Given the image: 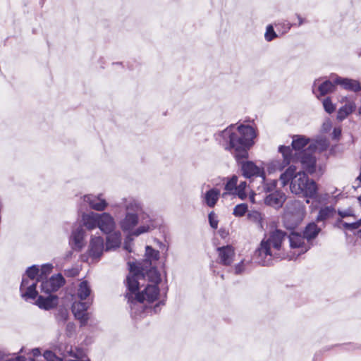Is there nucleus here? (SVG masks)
<instances>
[{
    "label": "nucleus",
    "mask_w": 361,
    "mask_h": 361,
    "mask_svg": "<svg viewBox=\"0 0 361 361\" xmlns=\"http://www.w3.org/2000/svg\"><path fill=\"white\" fill-rule=\"evenodd\" d=\"M145 278L148 280L149 283L143 290L136 293L134 298H133V294L135 293L137 290L132 292L128 289L130 293L127 294L128 302H130V314L134 318L142 317L145 310L152 311V308L148 307L145 302L152 303L157 300L160 295L158 284L161 281V277L157 269H150L145 274L144 277L138 279V283H140V280H145Z\"/></svg>",
    "instance_id": "nucleus-2"
},
{
    "label": "nucleus",
    "mask_w": 361,
    "mask_h": 361,
    "mask_svg": "<svg viewBox=\"0 0 361 361\" xmlns=\"http://www.w3.org/2000/svg\"><path fill=\"white\" fill-rule=\"evenodd\" d=\"M116 227V222L114 217L107 212L99 214L98 228L104 233H109L114 231Z\"/></svg>",
    "instance_id": "nucleus-18"
},
{
    "label": "nucleus",
    "mask_w": 361,
    "mask_h": 361,
    "mask_svg": "<svg viewBox=\"0 0 361 361\" xmlns=\"http://www.w3.org/2000/svg\"><path fill=\"white\" fill-rule=\"evenodd\" d=\"M256 137L255 129L245 125L236 128L231 125L216 135V139L227 150L233 151L237 161L240 164L243 176L246 178L260 177L265 181L264 168L257 166L253 161H243L248 156L247 150L254 144Z\"/></svg>",
    "instance_id": "nucleus-1"
},
{
    "label": "nucleus",
    "mask_w": 361,
    "mask_h": 361,
    "mask_svg": "<svg viewBox=\"0 0 361 361\" xmlns=\"http://www.w3.org/2000/svg\"><path fill=\"white\" fill-rule=\"evenodd\" d=\"M58 304V298L56 295H50L47 297L39 296L36 305L41 309L50 310L55 307Z\"/></svg>",
    "instance_id": "nucleus-26"
},
{
    "label": "nucleus",
    "mask_w": 361,
    "mask_h": 361,
    "mask_svg": "<svg viewBox=\"0 0 361 361\" xmlns=\"http://www.w3.org/2000/svg\"><path fill=\"white\" fill-rule=\"evenodd\" d=\"M52 265L51 264H46L42 266L41 269H39V277L42 279L43 275H47L51 271Z\"/></svg>",
    "instance_id": "nucleus-46"
},
{
    "label": "nucleus",
    "mask_w": 361,
    "mask_h": 361,
    "mask_svg": "<svg viewBox=\"0 0 361 361\" xmlns=\"http://www.w3.org/2000/svg\"><path fill=\"white\" fill-rule=\"evenodd\" d=\"M309 197L314 199V201L318 203H324L328 200L329 196L327 193L317 194V191L314 196Z\"/></svg>",
    "instance_id": "nucleus-42"
},
{
    "label": "nucleus",
    "mask_w": 361,
    "mask_h": 361,
    "mask_svg": "<svg viewBox=\"0 0 361 361\" xmlns=\"http://www.w3.org/2000/svg\"><path fill=\"white\" fill-rule=\"evenodd\" d=\"M140 222V214L133 212H126L125 217L121 220L119 225L124 232H133L135 227Z\"/></svg>",
    "instance_id": "nucleus-16"
},
{
    "label": "nucleus",
    "mask_w": 361,
    "mask_h": 361,
    "mask_svg": "<svg viewBox=\"0 0 361 361\" xmlns=\"http://www.w3.org/2000/svg\"><path fill=\"white\" fill-rule=\"evenodd\" d=\"M335 75L331 76V80L322 81V78L316 79L312 85V92L319 99L335 90L336 84L334 82Z\"/></svg>",
    "instance_id": "nucleus-11"
},
{
    "label": "nucleus",
    "mask_w": 361,
    "mask_h": 361,
    "mask_svg": "<svg viewBox=\"0 0 361 361\" xmlns=\"http://www.w3.org/2000/svg\"><path fill=\"white\" fill-rule=\"evenodd\" d=\"M91 288L90 285L88 284L87 281H83L80 283L78 290H77V298L80 299V300H87L90 301L89 297L91 294Z\"/></svg>",
    "instance_id": "nucleus-27"
},
{
    "label": "nucleus",
    "mask_w": 361,
    "mask_h": 361,
    "mask_svg": "<svg viewBox=\"0 0 361 361\" xmlns=\"http://www.w3.org/2000/svg\"><path fill=\"white\" fill-rule=\"evenodd\" d=\"M90 305L91 301L89 300L85 302L82 300L75 301L72 305V312L75 317L80 321L81 326H85L87 323L89 317L87 310Z\"/></svg>",
    "instance_id": "nucleus-12"
},
{
    "label": "nucleus",
    "mask_w": 361,
    "mask_h": 361,
    "mask_svg": "<svg viewBox=\"0 0 361 361\" xmlns=\"http://www.w3.org/2000/svg\"><path fill=\"white\" fill-rule=\"evenodd\" d=\"M290 247L292 249L297 250L294 255L297 257L306 252L312 245V243H310L304 235L300 233L293 232L288 235Z\"/></svg>",
    "instance_id": "nucleus-10"
},
{
    "label": "nucleus",
    "mask_w": 361,
    "mask_h": 361,
    "mask_svg": "<svg viewBox=\"0 0 361 361\" xmlns=\"http://www.w3.org/2000/svg\"><path fill=\"white\" fill-rule=\"evenodd\" d=\"M286 199V195L283 192L276 190L268 195L264 199V202L267 205L279 209L283 206Z\"/></svg>",
    "instance_id": "nucleus-22"
},
{
    "label": "nucleus",
    "mask_w": 361,
    "mask_h": 361,
    "mask_svg": "<svg viewBox=\"0 0 361 361\" xmlns=\"http://www.w3.org/2000/svg\"><path fill=\"white\" fill-rule=\"evenodd\" d=\"M356 106L353 102H347L343 106L341 107L337 113V119L338 121L344 120L350 114L355 110Z\"/></svg>",
    "instance_id": "nucleus-30"
},
{
    "label": "nucleus",
    "mask_w": 361,
    "mask_h": 361,
    "mask_svg": "<svg viewBox=\"0 0 361 361\" xmlns=\"http://www.w3.org/2000/svg\"><path fill=\"white\" fill-rule=\"evenodd\" d=\"M250 200L252 202H255L254 195L250 196Z\"/></svg>",
    "instance_id": "nucleus-60"
},
{
    "label": "nucleus",
    "mask_w": 361,
    "mask_h": 361,
    "mask_svg": "<svg viewBox=\"0 0 361 361\" xmlns=\"http://www.w3.org/2000/svg\"><path fill=\"white\" fill-rule=\"evenodd\" d=\"M338 222L342 225L343 228L348 231H355L358 229L361 226V219L352 223L344 222L341 220L338 221Z\"/></svg>",
    "instance_id": "nucleus-36"
},
{
    "label": "nucleus",
    "mask_w": 361,
    "mask_h": 361,
    "mask_svg": "<svg viewBox=\"0 0 361 361\" xmlns=\"http://www.w3.org/2000/svg\"><path fill=\"white\" fill-rule=\"evenodd\" d=\"M247 219L251 221L257 222L261 219V214L259 212L252 211L248 213Z\"/></svg>",
    "instance_id": "nucleus-45"
},
{
    "label": "nucleus",
    "mask_w": 361,
    "mask_h": 361,
    "mask_svg": "<svg viewBox=\"0 0 361 361\" xmlns=\"http://www.w3.org/2000/svg\"><path fill=\"white\" fill-rule=\"evenodd\" d=\"M219 233L222 237H225L228 234L225 231L221 230L219 231Z\"/></svg>",
    "instance_id": "nucleus-58"
},
{
    "label": "nucleus",
    "mask_w": 361,
    "mask_h": 361,
    "mask_svg": "<svg viewBox=\"0 0 361 361\" xmlns=\"http://www.w3.org/2000/svg\"><path fill=\"white\" fill-rule=\"evenodd\" d=\"M132 236H135L134 235H133V232L129 233V235L126 237L125 242H124L123 248L129 252H132V245H131V242L133 240Z\"/></svg>",
    "instance_id": "nucleus-44"
},
{
    "label": "nucleus",
    "mask_w": 361,
    "mask_h": 361,
    "mask_svg": "<svg viewBox=\"0 0 361 361\" xmlns=\"http://www.w3.org/2000/svg\"><path fill=\"white\" fill-rule=\"evenodd\" d=\"M209 221L211 227L216 229L218 226V220L214 212H212L209 214Z\"/></svg>",
    "instance_id": "nucleus-47"
},
{
    "label": "nucleus",
    "mask_w": 361,
    "mask_h": 361,
    "mask_svg": "<svg viewBox=\"0 0 361 361\" xmlns=\"http://www.w3.org/2000/svg\"><path fill=\"white\" fill-rule=\"evenodd\" d=\"M216 250L220 264L224 266H229L233 262L235 252L232 245L219 247Z\"/></svg>",
    "instance_id": "nucleus-17"
},
{
    "label": "nucleus",
    "mask_w": 361,
    "mask_h": 361,
    "mask_svg": "<svg viewBox=\"0 0 361 361\" xmlns=\"http://www.w3.org/2000/svg\"><path fill=\"white\" fill-rule=\"evenodd\" d=\"M263 183V190L265 192H270L274 191L277 185V180H267L265 179L264 182H262Z\"/></svg>",
    "instance_id": "nucleus-37"
},
{
    "label": "nucleus",
    "mask_w": 361,
    "mask_h": 361,
    "mask_svg": "<svg viewBox=\"0 0 361 361\" xmlns=\"http://www.w3.org/2000/svg\"><path fill=\"white\" fill-rule=\"evenodd\" d=\"M320 231L321 228L315 223L312 222L306 226L303 235L310 243H312V240L318 235Z\"/></svg>",
    "instance_id": "nucleus-28"
},
{
    "label": "nucleus",
    "mask_w": 361,
    "mask_h": 361,
    "mask_svg": "<svg viewBox=\"0 0 361 361\" xmlns=\"http://www.w3.org/2000/svg\"><path fill=\"white\" fill-rule=\"evenodd\" d=\"M99 213L93 212L84 213L82 215V226L88 230H93L98 228Z\"/></svg>",
    "instance_id": "nucleus-24"
},
{
    "label": "nucleus",
    "mask_w": 361,
    "mask_h": 361,
    "mask_svg": "<svg viewBox=\"0 0 361 361\" xmlns=\"http://www.w3.org/2000/svg\"><path fill=\"white\" fill-rule=\"evenodd\" d=\"M336 212L335 209L332 207H324L320 209L317 216V221H323L330 218Z\"/></svg>",
    "instance_id": "nucleus-32"
},
{
    "label": "nucleus",
    "mask_w": 361,
    "mask_h": 361,
    "mask_svg": "<svg viewBox=\"0 0 361 361\" xmlns=\"http://www.w3.org/2000/svg\"><path fill=\"white\" fill-rule=\"evenodd\" d=\"M75 331V326L72 322H68L66 326V334L68 337H71Z\"/></svg>",
    "instance_id": "nucleus-48"
},
{
    "label": "nucleus",
    "mask_w": 361,
    "mask_h": 361,
    "mask_svg": "<svg viewBox=\"0 0 361 361\" xmlns=\"http://www.w3.org/2000/svg\"><path fill=\"white\" fill-rule=\"evenodd\" d=\"M72 254H73V253H72V252H71V251L68 252V253L66 254V258H70V257H71Z\"/></svg>",
    "instance_id": "nucleus-59"
},
{
    "label": "nucleus",
    "mask_w": 361,
    "mask_h": 361,
    "mask_svg": "<svg viewBox=\"0 0 361 361\" xmlns=\"http://www.w3.org/2000/svg\"><path fill=\"white\" fill-rule=\"evenodd\" d=\"M310 142V140L304 135H296L293 137L292 140V156H298L300 157L301 149L305 147ZM305 150H304L305 152Z\"/></svg>",
    "instance_id": "nucleus-23"
},
{
    "label": "nucleus",
    "mask_w": 361,
    "mask_h": 361,
    "mask_svg": "<svg viewBox=\"0 0 361 361\" xmlns=\"http://www.w3.org/2000/svg\"><path fill=\"white\" fill-rule=\"evenodd\" d=\"M106 234V250H111L119 247L121 243V232L114 231Z\"/></svg>",
    "instance_id": "nucleus-25"
},
{
    "label": "nucleus",
    "mask_w": 361,
    "mask_h": 361,
    "mask_svg": "<svg viewBox=\"0 0 361 361\" xmlns=\"http://www.w3.org/2000/svg\"><path fill=\"white\" fill-rule=\"evenodd\" d=\"M123 206L126 212H133L140 214V225L133 232V235L139 236L143 233H148L156 228L155 220L149 214L142 212L141 203L133 197H128L123 200Z\"/></svg>",
    "instance_id": "nucleus-6"
},
{
    "label": "nucleus",
    "mask_w": 361,
    "mask_h": 361,
    "mask_svg": "<svg viewBox=\"0 0 361 361\" xmlns=\"http://www.w3.org/2000/svg\"><path fill=\"white\" fill-rule=\"evenodd\" d=\"M332 127V123L330 119H326L322 126V131L323 133H328Z\"/></svg>",
    "instance_id": "nucleus-49"
},
{
    "label": "nucleus",
    "mask_w": 361,
    "mask_h": 361,
    "mask_svg": "<svg viewBox=\"0 0 361 361\" xmlns=\"http://www.w3.org/2000/svg\"><path fill=\"white\" fill-rule=\"evenodd\" d=\"M358 111H359L360 114H361V109H360L358 110Z\"/></svg>",
    "instance_id": "nucleus-64"
},
{
    "label": "nucleus",
    "mask_w": 361,
    "mask_h": 361,
    "mask_svg": "<svg viewBox=\"0 0 361 361\" xmlns=\"http://www.w3.org/2000/svg\"><path fill=\"white\" fill-rule=\"evenodd\" d=\"M334 82L348 91L355 92L361 89V85L358 80L342 78L337 75H335Z\"/></svg>",
    "instance_id": "nucleus-21"
},
{
    "label": "nucleus",
    "mask_w": 361,
    "mask_h": 361,
    "mask_svg": "<svg viewBox=\"0 0 361 361\" xmlns=\"http://www.w3.org/2000/svg\"><path fill=\"white\" fill-rule=\"evenodd\" d=\"M159 259V252L153 249L151 246L147 245L145 247V259L143 263L137 267L136 264L129 262L130 273L126 279V285L128 289L134 292L139 287L138 279L144 277L152 269H156V264Z\"/></svg>",
    "instance_id": "nucleus-5"
},
{
    "label": "nucleus",
    "mask_w": 361,
    "mask_h": 361,
    "mask_svg": "<svg viewBox=\"0 0 361 361\" xmlns=\"http://www.w3.org/2000/svg\"><path fill=\"white\" fill-rule=\"evenodd\" d=\"M41 354L39 348H34L32 349V355L35 357H37Z\"/></svg>",
    "instance_id": "nucleus-53"
},
{
    "label": "nucleus",
    "mask_w": 361,
    "mask_h": 361,
    "mask_svg": "<svg viewBox=\"0 0 361 361\" xmlns=\"http://www.w3.org/2000/svg\"><path fill=\"white\" fill-rule=\"evenodd\" d=\"M238 178L236 176H233L228 180L224 187L226 192L223 193L224 197L226 195H235L238 185Z\"/></svg>",
    "instance_id": "nucleus-31"
},
{
    "label": "nucleus",
    "mask_w": 361,
    "mask_h": 361,
    "mask_svg": "<svg viewBox=\"0 0 361 361\" xmlns=\"http://www.w3.org/2000/svg\"><path fill=\"white\" fill-rule=\"evenodd\" d=\"M2 357H3V355H2V353L0 352V360L2 359Z\"/></svg>",
    "instance_id": "nucleus-63"
},
{
    "label": "nucleus",
    "mask_w": 361,
    "mask_h": 361,
    "mask_svg": "<svg viewBox=\"0 0 361 361\" xmlns=\"http://www.w3.org/2000/svg\"><path fill=\"white\" fill-rule=\"evenodd\" d=\"M101 196V195H87L84 196L83 200L85 202L88 204L91 209L98 212H102L106 208L108 204L104 199L102 198Z\"/></svg>",
    "instance_id": "nucleus-20"
},
{
    "label": "nucleus",
    "mask_w": 361,
    "mask_h": 361,
    "mask_svg": "<svg viewBox=\"0 0 361 361\" xmlns=\"http://www.w3.org/2000/svg\"><path fill=\"white\" fill-rule=\"evenodd\" d=\"M341 135V128L340 127H336L333 130V138L338 139Z\"/></svg>",
    "instance_id": "nucleus-51"
},
{
    "label": "nucleus",
    "mask_w": 361,
    "mask_h": 361,
    "mask_svg": "<svg viewBox=\"0 0 361 361\" xmlns=\"http://www.w3.org/2000/svg\"><path fill=\"white\" fill-rule=\"evenodd\" d=\"M39 274V267L37 265H32L27 268L26 273L23 276H25L27 280L30 279V281H37V283L39 281V279L37 278Z\"/></svg>",
    "instance_id": "nucleus-34"
},
{
    "label": "nucleus",
    "mask_w": 361,
    "mask_h": 361,
    "mask_svg": "<svg viewBox=\"0 0 361 361\" xmlns=\"http://www.w3.org/2000/svg\"><path fill=\"white\" fill-rule=\"evenodd\" d=\"M61 317L66 320L68 317V312L67 310H63L61 311Z\"/></svg>",
    "instance_id": "nucleus-55"
},
{
    "label": "nucleus",
    "mask_w": 361,
    "mask_h": 361,
    "mask_svg": "<svg viewBox=\"0 0 361 361\" xmlns=\"http://www.w3.org/2000/svg\"><path fill=\"white\" fill-rule=\"evenodd\" d=\"M357 200L361 202V196L357 197Z\"/></svg>",
    "instance_id": "nucleus-62"
},
{
    "label": "nucleus",
    "mask_w": 361,
    "mask_h": 361,
    "mask_svg": "<svg viewBox=\"0 0 361 361\" xmlns=\"http://www.w3.org/2000/svg\"><path fill=\"white\" fill-rule=\"evenodd\" d=\"M296 16L298 19V26L302 25L304 23V19L298 14H297Z\"/></svg>",
    "instance_id": "nucleus-54"
},
{
    "label": "nucleus",
    "mask_w": 361,
    "mask_h": 361,
    "mask_svg": "<svg viewBox=\"0 0 361 361\" xmlns=\"http://www.w3.org/2000/svg\"><path fill=\"white\" fill-rule=\"evenodd\" d=\"M322 104L324 110L329 114L333 113L336 109V106L332 103L329 97L324 99Z\"/></svg>",
    "instance_id": "nucleus-39"
},
{
    "label": "nucleus",
    "mask_w": 361,
    "mask_h": 361,
    "mask_svg": "<svg viewBox=\"0 0 361 361\" xmlns=\"http://www.w3.org/2000/svg\"><path fill=\"white\" fill-rule=\"evenodd\" d=\"M286 232L275 229L270 232L267 238H264L256 251L257 261L263 266H269L275 259L280 257L282 243L286 239Z\"/></svg>",
    "instance_id": "nucleus-4"
},
{
    "label": "nucleus",
    "mask_w": 361,
    "mask_h": 361,
    "mask_svg": "<svg viewBox=\"0 0 361 361\" xmlns=\"http://www.w3.org/2000/svg\"><path fill=\"white\" fill-rule=\"evenodd\" d=\"M247 212V205L246 204H239L234 207L233 214L235 216H243Z\"/></svg>",
    "instance_id": "nucleus-38"
},
{
    "label": "nucleus",
    "mask_w": 361,
    "mask_h": 361,
    "mask_svg": "<svg viewBox=\"0 0 361 361\" xmlns=\"http://www.w3.org/2000/svg\"><path fill=\"white\" fill-rule=\"evenodd\" d=\"M104 250V240L101 236H92L90 241L88 252L94 259H99Z\"/></svg>",
    "instance_id": "nucleus-19"
},
{
    "label": "nucleus",
    "mask_w": 361,
    "mask_h": 361,
    "mask_svg": "<svg viewBox=\"0 0 361 361\" xmlns=\"http://www.w3.org/2000/svg\"><path fill=\"white\" fill-rule=\"evenodd\" d=\"M293 25H292L291 23H288H288H286V31H288V30H289L291 28V27H292Z\"/></svg>",
    "instance_id": "nucleus-57"
},
{
    "label": "nucleus",
    "mask_w": 361,
    "mask_h": 361,
    "mask_svg": "<svg viewBox=\"0 0 361 361\" xmlns=\"http://www.w3.org/2000/svg\"><path fill=\"white\" fill-rule=\"evenodd\" d=\"M329 146V142L326 137L318 136L305 152L300 153V163L302 169L309 173H313L316 169V158L312 152L325 151Z\"/></svg>",
    "instance_id": "nucleus-7"
},
{
    "label": "nucleus",
    "mask_w": 361,
    "mask_h": 361,
    "mask_svg": "<svg viewBox=\"0 0 361 361\" xmlns=\"http://www.w3.org/2000/svg\"><path fill=\"white\" fill-rule=\"evenodd\" d=\"M245 270L244 262L242 260L240 263L236 264L234 268V271L235 274H240Z\"/></svg>",
    "instance_id": "nucleus-50"
},
{
    "label": "nucleus",
    "mask_w": 361,
    "mask_h": 361,
    "mask_svg": "<svg viewBox=\"0 0 361 361\" xmlns=\"http://www.w3.org/2000/svg\"><path fill=\"white\" fill-rule=\"evenodd\" d=\"M338 213L342 219L354 216V211L351 208H348L346 209H338Z\"/></svg>",
    "instance_id": "nucleus-43"
},
{
    "label": "nucleus",
    "mask_w": 361,
    "mask_h": 361,
    "mask_svg": "<svg viewBox=\"0 0 361 361\" xmlns=\"http://www.w3.org/2000/svg\"><path fill=\"white\" fill-rule=\"evenodd\" d=\"M37 281L27 280L25 276H23L20 287L22 298L25 300L35 299L37 295Z\"/></svg>",
    "instance_id": "nucleus-13"
},
{
    "label": "nucleus",
    "mask_w": 361,
    "mask_h": 361,
    "mask_svg": "<svg viewBox=\"0 0 361 361\" xmlns=\"http://www.w3.org/2000/svg\"><path fill=\"white\" fill-rule=\"evenodd\" d=\"M279 151L283 156V160L274 159L270 161L267 165V171L269 173L281 171L291 163H300V157L296 155L292 156V150L290 147L281 145L279 147Z\"/></svg>",
    "instance_id": "nucleus-8"
},
{
    "label": "nucleus",
    "mask_w": 361,
    "mask_h": 361,
    "mask_svg": "<svg viewBox=\"0 0 361 361\" xmlns=\"http://www.w3.org/2000/svg\"><path fill=\"white\" fill-rule=\"evenodd\" d=\"M294 164L290 165L280 176L283 186L290 183L292 193L303 197H312L318 190L317 183L308 178L304 171H297Z\"/></svg>",
    "instance_id": "nucleus-3"
},
{
    "label": "nucleus",
    "mask_w": 361,
    "mask_h": 361,
    "mask_svg": "<svg viewBox=\"0 0 361 361\" xmlns=\"http://www.w3.org/2000/svg\"><path fill=\"white\" fill-rule=\"evenodd\" d=\"M59 350L63 356L70 355L75 357H80L82 355V351L76 349L75 351L73 349V347L71 345H60L59 348Z\"/></svg>",
    "instance_id": "nucleus-33"
},
{
    "label": "nucleus",
    "mask_w": 361,
    "mask_h": 361,
    "mask_svg": "<svg viewBox=\"0 0 361 361\" xmlns=\"http://www.w3.org/2000/svg\"><path fill=\"white\" fill-rule=\"evenodd\" d=\"M247 188V183L241 181L237 185L235 195L238 196L240 200H245L247 197V192L245 189Z\"/></svg>",
    "instance_id": "nucleus-35"
},
{
    "label": "nucleus",
    "mask_w": 361,
    "mask_h": 361,
    "mask_svg": "<svg viewBox=\"0 0 361 361\" xmlns=\"http://www.w3.org/2000/svg\"><path fill=\"white\" fill-rule=\"evenodd\" d=\"M43 356L47 361H62V358L56 355V354L51 350H46Z\"/></svg>",
    "instance_id": "nucleus-41"
},
{
    "label": "nucleus",
    "mask_w": 361,
    "mask_h": 361,
    "mask_svg": "<svg viewBox=\"0 0 361 361\" xmlns=\"http://www.w3.org/2000/svg\"><path fill=\"white\" fill-rule=\"evenodd\" d=\"M219 195L220 191L219 190L210 189L204 194V201L208 207H214L219 200Z\"/></svg>",
    "instance_id": "nucleus-29"
},
{
    "label": "nucleus",
    "mask_w": 361,
    "mask_h": 361,
    "mask_svg": "<svg viewBox=\"0 0 361 361\" xmlns=\"http://www.w3.org/2000/svg\"><path fill=\"white\" fill-rule=\"evenodd\" d=\"M160 304L163 305L164 303H163V302H159L158 304H157V305L154 307V308H153V311H154L155 313L158 312V310H157V309H158L159 305Z\"/></svg>",
    "instance_id": "nucleus-56"
},
{
    "label": "nucleus",
    "mask_w": 361,
    "mask_h": 361,
    "mask_svg": "<svg viewBox=\"0 0 361 361\" xmlns=\"http://www.w3.org/2000/svg\"><path fill=\"white\" fill-rule=\"evenodd\" d=\"M357 180H358L359 182H361V172L360 173V174L357 177Z\"/></svg>",
    "instance_id": "nucleus-61"
},
{
    "label": "nucleus",
    "mask_w": 361,
    "mask_h": 361,
    "mask_svg": "<svg viewBox=\"0 0 361 361\" xmlns=\"http://www.w3.org/2000/svg\"><path fill=\"white\" fill-rule=\"evenodd\" d=\"M305 216V207L300 201L293 202L288 207L283 216L285 226L292 229L298 226Z\"/></svg>",
    "instance_id": "nucleus-9"
},
{
    "label": "nucleus",
    "mask_w": 361,
    "mask_h": 361,
    "mask_svg": "<svg viewBox=\"0 0 361 361\" xmlns=\"http://www.w3.org/2000/svg\"><path fill=\"white\" fill-rule=\"evenodd\" d=\"M85 230L82 226H78L72 231L70 244L73 250L80 251L85 245Z\"/></svg>",
    "instance_id": "nucleus-15"
},
{
    "label": "nucleus",
    "mask_w": 361,
    "mask_h": 361,
    "mask_svg": "<svg viewBox=\"0 0 361 361\" xmlns=\"http://www.w3.org/2000/svg\"><path fill=\"white\" fill-rule=\"evenodd\" d=\"M5 361H25V357L23 356H18L16 357L15 359H8Z\"/></svg>",
    "instance_id": "nucleus-52"
},
{
    "label": "nucleus",
    "mask_w": 361,
    "mask_h": 361,
    "mask_svg": "<svg viewBox=\"0 0 361 361\" xmlns=\"http://www.w3.org/2000/svg\"><path fill=\"white\" fill-rule=\"evenodd\" d=\"M65 283V279L60 274L51 276L49 279L43 281L41 290L45 293L57 291Z\"/></svg>",
    "instance_id": "nucleus-14"
},
{
    "label": "nucleus",
    "mask_w": 361,
    "mask_h": 361,
    "mask_svg": "<svg viewBox=\"0 0 361 361\" xmlns=\"http://www.w3.org/2000/svg\"><path fill=\"white\" fill-rule=\"evenodd\" d=\"M277 37L276 32L271 25H269L267 27L266 32L264 34V38L267 42H271Z\"/></svg>",
    "instance_id": "nucleus-40"
}]
</instances>
